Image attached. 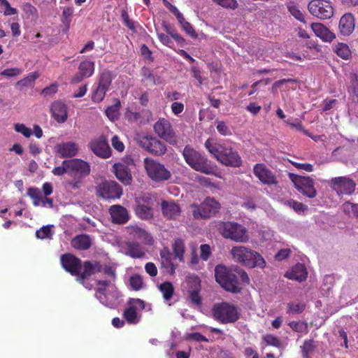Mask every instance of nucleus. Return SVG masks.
<instances>
[{"instance_id":"nucleus-60","label":"nucleus","mask_w":358,"mask_h":358,"mask_svg":"<svg viewBox=\"0 0 358 358\" xmlns=\"http://www.w3.org/2000/svg\"><path fill=\"white\" fill-rule=\"evenodd\" d=\"M52 173L55 176H59L64 175L66 173H70V172H69V168L66 167V165L64 164V161H63L62 162V165L60 166L55 167L52 169Z\"/></svg>"},{"instance_id":"nucleus-64","label":"nucleus","mask_w":358,"mask_h":358,"mask_svg":"<svg viewBox=\"0 0 358 358\" xmlns=\"http://www.w3.org/2000/svg\"><path fill=\"white\" fill-rule=\"evenodd\" d=\"M180 26L182 29L192 38L197 37V34H196L192 25L188 22L186 21Z\"/></svg>"},{"instance_id":"nucleus-22","label":"nucleus","mask_w":358,"mask_h":358,"mask_svg":"<svg viewBox=\"0 0 358 358\" xmlns=\"http://www.w3.org/2000/svg\"><path fill=\"white\" fill-rule=\"evenodd\" d=\"M64 164L67 168H69V172L76 173L82 177H85L90 173V165L88 162L74 158L72 159L64 160Z\"/></svg>"},{"instance_id":"nucleus-35","label":"nucleus","mask_w":358,"mask_h":358,"mask_svg":"<svg viewBox=\"0 0 358 358\" xmlns=\"http://www.w3.org/2000/svg\"><path fill=\"white\" fill-rule=\"evenodd\" d=\"M136 203L144 205L155 208L159 205L157 196L155 194L145 192L143 193L136 199Z\"/></svg>"},{"instance_id":"nucleus-21","label":"nucleus","mask_w":358,"mask_h":358,"mask_svg":"<svg viewBox=\"0 0 358 358\" xmlns=\"http://www.w3.org/2000/svg\"><path fill=\"white\" fill-rule=\"evenodd\" d=\"M78 69V72L71 80V84L79 83L83 80L91 77L94 72V63L90 59H85L80 63Z\"/></svg>"},{"instance_id":"nucleus-16","label":"nucleus","mask_w":358,"mask_h":358,"mask_svg":"<svg viewBox=\"0 0 358 358\" xmlns=\"http://www.w3.org/2000/svg\"><path fill=\"white\" fill-rule=\"evenodd\" d=\"M154 131L161 138L171 144L176 143V136L169 121L164 118L159 119L153 126Z\"/></svg>"},{"instance_id":"nucleus-3","label":"nucleus","mask_w":358,"mask_h":358,"mask_svg":"<svg viewBox=\"0 0 358 358\" xmlns=\"http://www.w3.org/2000/svg\"><path fill=\"white\" fill-rule=\"evenodd\" d=\"M215 277L216 282L226 291L238 294L241 291L237 278L236 270H232L227 266L219 264L215 268Z\"/></svg>"},{"instance_id":"nucleus-19","label":"nucleus","mask_w":358,"mask_h":358,"mask_svg":"<svg viewBox=\"0 0 358 358\" xmlns=\"http://www.w3.org/2000/svg\"><path fill=\"white\" fill-rule=\"evenodd\" d=\"M60 261L65 271L77 278L79 271L82 269L81 260L70 253H66L61 256Z\"/></svg>"},{"instance_id":"nucleus-33","label":"nucleus","mask_w":358,"mask_h":358,"mask_svg":"<svg viewBox=\"0 0 358 358\" xmlns=\"http://www.w3.org/2000/svg\"><path fill=\"white\" fill-rule=\"evenodd\" d=\"M308 275V272L303 264H297L291 271H287L285 277L288 279L295 280L298 282L304 281Z\"/></svg>"},{"instance_id":"nucleus-36","label":"nucleus","mask_w":358,"mask_h":358,"mask_svg":"<svg viewBox=\"0 0 358 358\" xmlns=\"http://www.w3.org/2000/svg\"><path fill=\"white\" fill-rule=\"evenodd\" d=\"M153 208L136 203L134 208L136 215L143 220H149L154 217Z\"/></svg>"},{"instance_id":"nucleus-7","label":"nucleus","mask_w":358,"mask_h":358,"mask_svg":"<svg viewBox=\"0 0 358 358\" xmlns=\"http://www.w3.org/2000/svg\"><path fill=\"white\" fill-rule=\"evenodd\" d=\"M134 141L145 151L155 156H162L166 152V145L150 134H136Z\"/></svg>"},{"instance_id":"nucleus-29","label":"nucleus","mask_w":358,"mask_h":358,"mask_svg":"<svg viewBox=\"0 0 358 358\" xmlns=\"http://www.w3.org/2000/svg\"><path fill=\"white\" fill-rule=\"evenodd\" d=\"M161 208L163 216L169 220L176 219L181 213L180 206L173 201H162Z\"/></svg>"},{"instance_id":"nucleus-20","label":"nucleus","mask_w":358,"mask_h":358,"mask_svg":"<svg viewBox=\"0 0 358 358\" xmlns=\"http://www.w3.org/2000/svg\"><path fill=\"white\" fill-rule=\"evenodd\" d=\"M129 307L127 308L123 313V317L129 324L138 322L137 310L145 308V301L140 299H130L129 301Z\"/></svg>"},{"instance_id":"nucleus-55","label":"nucleus","mask_w":358,"mask_h":358,"mask_svg":"<svg viewBox=\"0 0 358 358\" xmlns=\"http://www.w3.org/2000/svg\"><path fill=\"white\" fill-rule=\"evenodd\" d=\"M15 130L22 134L24 136L29 138L31 135V131L29 128L27 127L24 124H15Z\"/></svg>"},{"instance_id":"nucleus-17","label":"nucleus","mask_w":358,"mask_h":358,"mask_svg":"<svg viewBox=\"0 0 358 358\" xmlns=\"http://www.w3.org/2000/svg\"><path fill=\"white\" fill-rule=\"evenodd\" d=\"M329 185L339 196L352 194L355 192L356 187L355 182L347 177L333 178L329 181Z\"/></svg>"},{"instance_id":"nucleus-5","label":"nucleus","mask_w":358,"mask_h":358,"mask_svg":"<svg viewBox=\"0 0 358 358\" xmlns=\"http://www.w3.org/2000/svg\"><path fill=\"white\" fill-rule=\"evenodd\" d=\"M219 231L224 238L236 243H245L250 239L248 230L242 224L235 222H223L219 225Z\"/></svg>"},{"instance_id":"nucleus-46","label":"nucleus","mask_w":358,"mask_h":358,"mask_svg":"<svg viewBox=\"0 0 358 358\" xmlns=\"http://www.w3.org/2000/svg\"><path fill=\"white\" fill-rule=\"evenodd\" d=\"M335 52L341 58L348 59L351 55L349 47L345 43H338L335 46Z\"/></svg>"},{"instance_id":"nucleus-30","label":"nucleus","mask_w":358,"mask_h":358,"mask_svg":"<svg viewBox=\"0 0 358 358\" xmlns=\"http://www.w3.org/2000/svg\"><path fill=\"white\" fill-rule=\"evenodd\" d=\"M27 195L33 199L34 206H42L45 207L48 204L50 208H53V200L47 196L43 198L38 188L29 187L27 190Z\"/></svg>"},{"instance_id":"nucleus-48","label":"nucleus","mask_w":358,"mask_h":358,"mask_svg":"<svg viewBox=\"0 0 358 358\" xmlns=\"http://www.w3.org/2000/svg\"><path fill=\"white\" fill-rule=\"evenodd\" d=\"M141 74L147 80L153 85H159L162 83L160 77L155 75L149 69H143Z\"/></svg>"},{"instance_id":"nucleus-58","label":"nucleus","mask_w":358,"mask_h":358,"mask_svg":"<svg viewBox=\"0 0 358 358\" xmlns=\"http://www.w3.org/2000/svg\"><path fill=\"white\" fill-rule=\"evenodd\" d=\"M286 122L290 125L292 128L296 129L297 131L303 132L304 134L312 137L307 130H306L302 123L297 120L295 122H291L289 120H287Z\"/></svg>"},{"instance_id":"nucleus-13","label":"nucleus","mask_w":358,"mask_h":358,"mask_svg":"<svg viewBox=\"0 0 358 358\" xmlns=\"http://www.w3.org/2000/svg\"><path fill=\"white\" fill-rule=\"evenodd\" d=\"M96 194L106 200L116 199L122 194V189L115 181L104 180L97 185Z\"/></svg>"},{"instance_id":"nucleus-4","label":"nucleus","mask_w":358,"mask_h":358,"mask_svg":"<svg viewBox=\"0 0 358 358\" xmlns=\"http://www.w3.org/2000/svg\"><path fill=\"white\" fill-rule=\"evenodd\" d=\"M213 319L222 324H233L240 318L238 308L228 302L215 303L212 308Z\"/></svg>"},{"instance_id":"nucleus-53","label":"nucleus","mask_w":358,"mask_h":358,"mask_svg":"<svg viewBox=\"0 0 358 358\" xmlns=\"http://www.w3.org/2000/svg\"><path fill=\"white\" fill-rule=\"evenodd\" d=\"M215 3L219 6L230 9H235L238 6L236 0H213Z\"/></svg>"},{"instance_id":"nucleus-62","label":"nucleus","mask_w":358,"mask_h":358,"mask_svg":"<svg viewBox=\"0 0 358 358\" xmlns=\"http://www.w3.org/2000/svg\"><path fill=\"white\" fill-rule=\"evenodd\" d=\"M121 17L124 21V24L129 29L131 30H134L135 29L134 22L129 19L127 12L125 10H122Z\"/></svg>"},{"instance_id":"nucleus-37","label":"nucleus","mask_w":358,"mask_h":358,"mask_svg":"<svg viewBox=\"0 0 358 358\" xmlns=\"http://www.w3.org/2000/svg\"><path fill=\"white\" fill-rule=\"evenodd\" d=\"M159 289L163 295L165 301H169L173 296L174 287L171 282H164L159 286Z\"/></svg>"},{"instance_id":"nucleus-34","label":"nucleus","mask_w":358,"mask_h":358,"mask_svg":"<svg viewBox=\"0 0 358 358\" xmlns=\"http://www.w3.org/2000/svg\"><path fill=\"white\" fill-rule=\"evenodd\" d=\"M51 113L54 118L58 122H64L67 119L66 106L60 101L52 103L51 106Z\"/></svg>"},{"instance_id":"nucleus-41","label":"nucleus","mask_w":358,"mask_h":358,"mask_svg":"<svg viewBox=\"0 0 358 358\" xmlns=\"http://www.w3.org/2000/svg\"><path fill=\"white\" fill-rule=\"evenodd\" d=\"M306 304L303 302H290L287 303V313L288 314H301L306 309Z\"/></svg>"},{"instance_id":"nucleus-10","label":"nucleus","mask_w":358,"mask_h":358,"mask_svg":"<svg viewBox=\"0 0 358 358\" xmlns=\"http://www.w3.org/2000/svg\"><path fill=\"white\" fill-rule=\"evenodd\" d=\"M191 208L194 218L206 219L218 212L220 204L215 199L207 197L200 205H192Z\"/></svg>"},{"instance_id":"nucleus-44","label":"nucleus","mask_w":358,"mask_h":358,"mask_svg":"<svg viewBox=\"0 0 358 358\" xmlns=\"http://www.w3.org/2000/svg\"><path fill=\"white\" fill-rule=\"evenodd\" d=\"M110 284V281L109 280H97V287L96 289V298L99 301H101L103 299L102 296H106V292L107 288L109 287Z\"/></svg>"},{"instance_id":"nucleus-45","label":"nucleus","mask_w":358,"mask_h":358,"mask_svg":"<svg viewBox=\"0 0 358 358\" xmlns=\"http://www.w3.org/2000/svg\"><path fill=\"white\" fill-rule=\"evenodd\" d=\"M72 246H91L92 242L90 236L81 234L73 238Z\"/></svg>"},{"instance_id":"nucleus-38","label":"nucleus","mask_w":358,"mask_h":358,"mask_svg":"<svg viewBox=\"0 0 358 358\" xmlns=\"http://www.w3.org/2000/svg\"><path fill=\"white\" fill-rule=\"evenodd\" d=\"M73 8L71 7H64L62 10L61 20L64 26L66 31H68L70 27V24L73 17Z\"/></svg>"},{"instance_id":"nucleus-31","label":"nucleus","mask_w":358,"mask_h":358,"mask_svg":"<svg viewBox=\"0 0 358 358\" xmlns=\"http://www.w3.org/2000/svg\"><path fill=\"white\" fill-rule=\"evenodd\" d=\"M355 26V18L352 14L345 13L340 19L339 31L343 36H350L354 31Z\"/></svg>"},{"instance_id":"nucleus-2","label":"nucleus","mask_w":358,"mask_h":358,"mask_svg":"<svg viewBox=\"0 0 358 358\" xmlns=\"http://www.w3.org/2000/svg\"><path fill=\"white\" fill-rule=\"evenodd\" d=\"M182 156L185 162L192 169L207 175H211L214 173V167L211 166L204 154L186 145L183 149Z\"/></svg>"},{"instance_id":"nucleus-49","label":"nucleus","mask_w":358,"mask_h":358,"mask_svg":"<svg viewBox=\"0 0 358 358\" xmlns=\"http://www.w3.org/2000/svg\"><path fill=\"white\" fill-rule=\"evenodd\" d=\"M263 341L266 345H271L275 348H280L282 345L280 338L273 334H266L263 336Z\"/></svg>"},{"instance_id":"nucleus-43","label":"nucleus","mask_w":358,"mask_h":358,"mask_svg":"<svg viewBox=\"0 0 358 358\" xmlns=\"http://www.w3.org/2000/svg\"><path fill=\"white\" fill-rule=\"evenodd\" d=\"M38 77V74L36 72L31 73L24 78L17 81L16 85L21 87H31Z\"/></svg>"},{"instance_id":"nucleus-15","label":"nucleus","mask_w":358,"mask_h":358,"mask_svg":"<svg viewBox=\"0 0 358 358\" xmlns=\"http://www.w3.org/2000/svg\"><path fill=\"white\" fill-rule=\"evenodd\" d=\"M102 266L98 261H85L82 264V269L79 271V274L76 278V281L83 285L85 288L90 289L92 286L87 283L85 280L96 273L101 272Z\"/></svg>"},{"instance_id":"nucleus-27","label":"nucleus","mask_w":358,"mask_h":358,"mask_svg":"<svg viewBox=\"0 0 358 358\" xmlns=\"http://www.w3.org/2000/svg\"><path fill=\"white\" fill-rule=\"evenodd\" d=\"M109 213L113 222L124 224L129 220L127 210L120 205H113L109 209Z\"/></svg>"},{"instance_id":"nucleus-14","label":"nucleus","mask_w":358,"mask_h":358,"mask_svg":"<svg viewBox=\"0 0 358 358\" xmlns=\"http://www.w3.org/2000/svg\"><path fill=\"white\" fill-rule=\"evenodd\" d=\"M144 166L148 175L155 181L166 180L171 177V173L163 164L146 157L144 159Z\"/></svg>"},{"instance_id":"nucleus-52","label":"nucleus","mask_w":358,"mask_h":358,"mask_svg":"<svg viewBox=\"0 0 358 358\" xmlns=\"http://www.w3.org/2000/svg\"><path fill=\"white\" fill-rule=\"evenodd\" d=\"M130 285L134 290H140L143 287V280L141 275H134L130 278Z\"/></svg>"},{"instance_id":"nucleus-18","label":"nucleus","mask_w":358,"mask_h":358,"mask_svg":"<svg viewBox=\"0 0 358 358\" xmlns=\"http://www.w3.org/2000/svg\"><path fill=\"white\" fill-rule=\"evenodd\" d=\"M88 147L96 156L100 158L107 159L111 155L110 148L106 138L103 136L92 140L89 143Z\"/></svg>"},{"instance_id":"nucleus-6","label":"nucleus","mask_w":358,"mask_h":358,"mask_svg":"<svg viewBox=\"0 0 358 358\" xmlns=\"http://www.w3.org/2000/svg\"><path fill=\"white\" fill-rule=\"evenodd\" d=\"M231 254L236 262L247 267L264 268L266 266L262 255L257 252L248 250V248H232Z\"/></svg>"},{"instance_id":"nucleus-24","label":"nucleus","mask_w":358,"mask_h":358,"mask_svg":"<svg viewBox=\"0 0 358 358\" xmlns=\"http://www.w3.org/2000/svg\"><path fill=\"white\" fill-rule=\"evenodd\" d=\"M125 231L127 234L132 236L134 238L141 241L145 245H152L155 243L152 236L137 225H129L125 227Z\"/></svg>"},{"instance_id":"nucleus-50","label":"nucleus","mask_w":358,"mask_h":358,"mask_svg":"<svg viewBox=\"0 0 358 358\" xmlns=\"http://www.w3.org/2000/svg\"><path fill=\"white\" fill-rule=\"evenodd\" d=\"M315 347L313 340H306L301 347L302 357L303 358H309V354L313 351Z\"/></svg>"},{"instance_id":"nucleus-47","label":"nucleus","mask_w":358,"mask_h":358,"mask_svg":"<svg viewBox=\"0 0 358 358\" xmlns=\"http://www.w3.org/2000/svg\"><path fill=\"white\" fill-rule=\"evenodd\" d=\"M52 227V225L42 227L36 231V237L40 239L51 238L53 234Z\"/></svg>"},{"instance_id":"nucleus-51","label":"nucleus","mask_w":358,"mask_h":358,"mask_svg":"<svg viewBox=\"0 0 358 358\" xmlns=\"http://www.w3.org/2000/svg\"><path fill=\"white\" fill-rule=\"evenodd\" d=\"M348 91L358 98V76L355 73L350 75V83Z\"/></svg>"},{"instance_id":"nucleus-42","label":"nucleus","mask_w":358,"mask_h":358,"mask_svg":"<svg viewBox=\"0 0 358 358\" xmlns=\"http://www.w3.org/2000/svg\"><path fill=\"white\" fill-rule=\"evenodd\" d=\"M284 204L292 208L296 213L301 214L308 209V206L303 203L299 202L294 199L286 200Z\"/></svg>"},{"instance_id":"nucleus-54","label":"nucleus","mask_w":358,"mask_h":358,"mask_svg":"<svg viewBox=\"0 0 358 358\" xmlns=\"http://www.w3.org/2000/svg\"><path fill=\"white\" fill-rule=\"evenodd\" d=\"M215 124L217 131L222 136H227L231 134L230 130L227 126L226 123L223 121L216 120Z\"/></svg>"},{"instance_id":"nucleus-8","label":"nucleus","mask_w":358,"mask_h":358,"mask_svg":"<svg viewBox=\"0 0 358 358\" xmlns=\"http://www.w3.org/2000/svg\"><path fill=\"white\" fill-rule=\"evenodd\" d=\"M187 293L189 304L196 308H201L203 299L201 295V280L196 274H189L186 278Z\"/></svg>"},{"instance_id":"nucleus-25","label":"nucleus","mask_w":358,"mask_h":358,"mask_svg":"<svg viewBox=\"0 0 358 358\" xmlns=\"http://www.w3.org/2000/svg\"><path fill=\"white\" fill-rule=\"evenodd\" d=\"M172 252H170L169 248H164L160 254L162 258L166 259L171 268V273L175 272L174 264L171 262L172 259H178L180 262L183 261L184 248H171Z\"/></svg>"},{"instance_id":"nucleus-12","label":"nucleus","mask_w":358,"mask_h":358,"mask_svg":"<svg viewBox=\"0 0 358 358\" xmlns=\"http://www.w3.org/2000/svg\"><path fill=\"white\" fill-rule=\"evenodd\" d=\"M113 76L110 71H103L99 77L97 85L92 94V100L94 102L99 103L105 97L106 92L109 90L112 83Z\"/></svg>"},{"instance_id":"nucleus-26","label":"nucleus","mask_w":358,"mask_h":358,"mask_svg":"<svg viewBox=\"0 0 358 358\" xmlns=\"http://www.w3.org/2000/svg\"><path fill=\"white\" fill-rule=\"evenodd\" d=\"M55 148L56 152L62 158H71L76 156L79 149L78 144L72 141L57 144Z\"/></svg>"},{"instance_id":"nucleus-40","label":"nucleus","mask_w":358,"mask_h":358,"mask_svg":"<svg viewBox=\"0 0 358 358\" xmlns=\"http://www.w3.org/2000/svg\"><path fill=\"white\" fill-rule=\"evenodd\" d=\"M290 328L297 333H308V324L306 321H292L288 323Z\"/></svg>"},{"instance_id":"nucleus-39","label":"nucleus","mask_w":358,"mask_h":358,"mask_svg":"<svg viewBox=\"0 0 358 358\" xmlns=\"http://www.w3.org/2000/svg\"><path fill=\"white\" fill-rule=\"evenodd\" d=\"M287 9L290 14L301 22L306 23L305 16L299 10V8L293 2H289L287 5Z\"/></svg>"},{"instance_id":"nucleus-11","label":"nucleus","mask_w":358,"mask_h":358,"mask_svg":"<svg viewBox=\"0 0 358 358\" xmlns=\"http://www.w3.org/2000/svg\"><path fill=\"white\" fill-rule=\"evenodd\" d=\"M308 9L311 15L320 19H330L334 15L331 2L328 0H311Z\"/></svg>"},{"instance_id":"nucleus-63","label":"nucleus","mask_w":358,"mask_h":358,"mask_svg":"<svg viewBox=\"0 0 358 358\" xmlns=\"http://www.w3.org/2000/svg\"><path fill=\"white\" fill-rule=\"evenodd\" d=\"M113 147L118 152H122L124 149L123 143L120 140L117 136H114L111 140Z\"/></svg>"},{"instance_id":"nucleus-28","label":"nucleus","mask_w":358,"mask_h":358,"mask_svg":"<svg viewBox=\"0 0 358 358\" xmlns=\"http://www.w3.org/2000/svg\"><path fill=\"white\" fill-rule=\"evenodd\" d=\"M113 172L116 178L124 185H129L132 177L129 167L122 163H115L113 166Z\"/></svg>"},{"instance_id":"nucleus-9","label":"nucleus","mask_w":358,"mask_h":358,"mask_svg":"<svg viewBox=\"0 0 358 358\" xmlns=\"http://www.w3.org/2000/svg\"><path fill=\"white\" fill-rule=\"evenodd\" d=\"M289 180L294 183L295 188L303 195L308 198H315L317 190L313 178L309 176H301L294 173H289Z\"/></svg>"},{"instance_id":"nucleus-32","label":"nucleus","mask_w":358,"mask_h":358,"mask_svg":"<svg viewBox=\"0 0 358 358\" xmlns=\"http://www.w3.org/2000/svg\"><path fill=\"white\" fill-rule=\"evenodd\" d=\"M311 28L315 35L323 41L331 42L336 38L335 34L321 23H312Z\"/></svg>"},{"instance_id":"nucleus-1","label":"nucleus","mask_w":358,"mask_h":358,"mask_svg":"<svg viewBox=\"0 0 358 358\" xmlns=\"http://www.w3.org/2000/svg\"><path fill=\"white\" fill-rule=\"evenodd\" d=\"M208 151L220 163L225 166L239 167L242 160L238 152L232 148L208 138L204 143Z\"/></svg>"},{"instance_id":"nucleus-57","label":"nucleus","mask_w":358,"mask_h":358,"mask_svg":"<svg viewBox=\"0 0 358 358\" xmlns=\"http://www.w3.org/2000/svg\"><path fill=\"white\" fill-rule=\"evenodd\" d=\"M127 254L133 258H141L145 255V252L141 248H129Z\"/></svg>"},{"instance_id":"nucleus-56","label":"nucleus","mask_w":358,"mask_h":358,"mask_svg":"<svg viewBox=\"0 0 358 358\" xmlns=\"http://www.w3.org/2000/svg\"><path fill=\"white\" fill-rule=\"evenodd\" d=\"M22 70L20 68L6 69L1 72V75L6 77H15L21 74Z\"/></svg>"},{"instance_id":"nucleus-59","label":"nucleus","mask_w":358,"mask_h":358,"mask_svg":"<svg viewBox=\"0 0 358 358\" xmlns=\"http://www.w3.org/2000/svg\"><path fill=\"white\" fill-rule=\"evenodd\" d=\"M120 107V101H117L115 106H110L106 110V115L111 120L114 119L116 117L117 111Z\"/></svg>"},{"instance_id":"nucleus-61","label":"nucleus","mask_w":358,"mask_h":358,"mask_svg":"<svg viewBox=\"0 0 358 358\" xmlns=\"http://www.w3.org/2000/svg\"><path fill=\"white\" fill-rule=\"evenodd\" d=\"M187 339L199 341V342H208V338L199 332H194L187 335Z\"/></svg>"},{"instance_id":"nucleus-23","label":"nucleus","mask_w":358,"mask_h":358,"mask_svg":"<svg viewBox=\"0 0 358 358\" xmlns=\"http://www.w3.org/2000/svg\"><path fill=\"white\" fill-rule=\"evenodd\" d=\"M253 173L265 185H276L278 182L275 175L264 164H257L253 168Z\"/></svg>"}]
</instances>
